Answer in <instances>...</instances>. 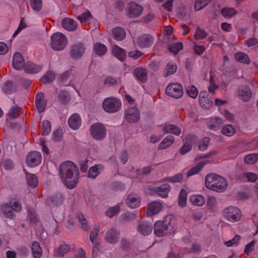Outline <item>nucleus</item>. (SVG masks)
Returning a JSON list of instances; mask_svg holds the SVG:
<instances>
[{
	"instance_id": "nucleus-35",
	"label": "nucleus",
	"mask_w": 258,
	"mask_h": 258,
	"mask_svg": "<svg viewBox=\"0 0 258 258\" xmlns=\"http://www.w3.org/2000/svg\"><path fill=\"white\" fill-rule=\"evenodd\" d=\"M112 54L119 60L123 61L126 57V52L122 48L117 45L112 47Z\"/></svg>"
},
{
	"instance_id": "nucleus-2",
	"label": "nucleus",
	"mask_w": 258,
	"mask_h": 258,
	"mask_svg": "<svg viewBox=\"0 0 258 258\" xmlns=\"http://www.w3.org/2000/svg\"><path fill=\"white\" fill-rule=\"evenodd\" d=\"M205 186L212 190L222 192L226 189L228 183L223 177L215 173H209L205 178Z\"/></svg>"
},
{
	"instance_id": "nucleus-17",
	"label": "nucleus",
	"mask_w": 258,
	"mask_h": 258,
	"mask_svg": "<svg viewBox=\"0 0 258 258\" xmlns=\"http://www.w3.org/2000/svg\"><path fill=\"white\" fill-rule=\"evenodd\" d=\"M153 227L151 223L147 221H140L138 225V231L143 235H148L151 233Z\"/></svg>"
},
{
	"instance_id": "nucleus-63",
	"label": "nucleus",
	"mask_w": 258,
	"mask_h": 258,
	"mask_svg": "<svg viewBox=\"0 0 258 258\" xmlns=\"http://www.w3.org/2000/svg\"><path fill=\"white\" fill-rule=\"evenodd\" d=\"M19 108L17 106L12 107L9 111L8 115L11 118H15L18 115Z\"/></svg>"
},
{
	"instance_id": "nucleus-30",
	"label": "nucleus",
	"mask_w": 258,
	"mask_h": 258,
	"mask_svg": "<svg viewBox=\"0 0 258 258\" xmlns=\"http://www.w3.org/2000/svg\"><path fill=\"white\" fill-rule=\"evenodd\" d=\"M134 73L136 78L142 82L147 80V70L143 68H137L135 69Z\"/></svg>"
},
{
	"instance_id": "nucleus-38",
	"label": "nucleus",
	"mask_w": 258,
	"mask_h": 258,
	"mask_svg": "<svg viewBox=\"0 0 258 258\" xmlns=\"http://www.w3.org/2000/svg\"><path fill=\"white\" fill-rule=\"evenodd\" d=\"M174 140L175 139L174 137L171 135L167 136L160 143V144L158 146V149L160 150H163L169 147L174 143Z\"/></svg>"
},
{
	"instance_id": "nucleus-27",
	"label": "nucleus",
	"mask_w": 258,
	"mask_h": 258,
	"mask_svg": "<svg viewBox=\"0 0 258 258\" xmlns=\"http://www.w3.org/2000/svg\"><path fill=\"white\" fill-rule=\"evenodd\" d=\"M257 178L256 174L250 172H245L239 176V179L243 182H254Z\"/></svg>"
},
{
	"instance_id": "nucleus-20",
	"label": "nucleus",
	"mask_w": 258,
	"mask_h": 258,
	"mask_svg": "<svg viewBox=\"0 0 258 258\" xmlns=\"http://www.w3.org/2000/svg\"><path fill=\"white\" fill-rule=\"evenodd\" d=\"M100 227L98 225L95 224L94 226V228L93 230L91 232L90 234V240L91 242L94 245V246L93 248V254L96 252L97 253L98 250V242L97 240V236L98 235V232L99 231Z\"/></svg>"
},
{
	"instance_id": "nucleus-16",
	"label": "nucleus",
	"mask_w": 258,
	"mask_h": 258,
	"mask_svg": "<svg viewBox=\"0 0 258 258\" xmlns=\"http://www.w3.org/2000/svg\"><path fill=\"white\" fill-rule=\"evenodd\" d=\"M137 43L140 48L149 47L153 43V39L151 35L144 34L138 38Z\"/></svg>"
},
{
	"instance_id": "nucleus-1",
	"label": "nucleus",
	"mask_w": 258,
	"mask_h": 258,
	"mask_svg": "<svg viewBox=\"0 0 258 258\" xmlns=\"http://www.w3.org/2000/svg\"><path fill=\"white\" fill-rule=\"evenodd\" d=\"M59 172L61 180L68 188L73 189L76 187L79 172L77 166L73 162L67 161L61 163Z\"/></svg>"
},
{
	"instance_id": "nucleus-57",
	"label": "nucleus",
	"mask_w": 258,
	"mask_h": 258,
	"mask_svg": "<svg viewBox=\"0 0 258 258\" xmlns=\"http://www.w3.org/2000/svg\"><path fill=\"white\" fill-rule=\"evenodd\" d=\"M186 92L189 96L192 98H196L198 95V90L194 86H190L186 89Z\"/></svg>"
},
{
	"instance_id": "nucleus-32",
	"label": "nucleus",
	"mask_w": 258,
	"mask_h": 258,
	"mask_svg": "<svg viewBox=\"0 0 258 258\" xmlns=\"http://www.w3.org/2000/svg\"><path fill=\"white\" fill-rule=\"evenodd\" d=\"M42 69V66L37 65L32 62H27L25 66V70L28 73L36 74Z\"/></svg>"
},
{
	"instance_id": "nucleus-54",
	"label": "nucleus",
	"mask_w": 258,
	"mask_h": 258,
	"mask_svg": "<svg viewBox=\"0 0 258 258\" xmlns=\"http://www.w3.org/2000/svg\"><path fill=\"white\" fill-rule=\"evenodd\" d=\"M183 45L180 42L174 43L170 45L169 49L170 51L173 53L174 54H176L178 52L182 49Z\"/></svg>"
},
{
	"instance_id": "nucleus-22",
	"label": "nucleus",
	"mask_w": 258,
	"mask_h": 258,
	"mask_svg": "<svg viewBox=\"0 0 258 258\" xmlns=\"http://www.w3.org/2000/svg\"><path fill=\"white\" fill-rule=\"evenodd\" d=\"M63 197L60 194H57L48 198L47 200V204L53 207L60 206L63 201Z\"/></svg>"
},
{
	"instance_id": "nucleus-50",
	"label": "nucleus",
	"mask_w": 258,
	"mask_h": 258,
	"mask_svg": "<svg viewBox=\"0 0 258 258\" xmlns=\"http://www.w3.org/2000/svg\"><path fill=\"white\" fill-rule=\"evenodd\" d=\"M3 91L6 94H12L16 90L15 85L10 81L7 82L3 86Z\"/></svg>"
},
{
	"instance_id": "nucleus-47",
	"label": "nucleus",
	"mask_w": 258,
	"mask_h": 258,
	"mask_svg": "<svg viewBox=\"0 0 258 258\" xmlns=\"http://www.w3.org/2000/svg\"><path fill=\"white\" fill-rule=\"evenodd\" d=\"M187 192L184 189H182L179 195L178 204L181 207H184L186 205Z\"/></svg>"
},
{
	"instance_id": "nucleus-64",
	"label": "nucleus",
	"mask_w": 258,
	"mask_h": 258,
	"mask_svg": "<svg viewBox=\"0 0 258 258\" xmlns=\"http://www.w3.org/2000/svg\"><path fill=\"white\" fill-rule=\"evenodd\" d=\"M91 17V15L89 12H85L77 18L81 23H84L88 21Z\"/></svg>"
},
{
	"instance_id": "nucleus-25",
	"label": "nucleus",
	"mask_w": 258,
	"mask_h": 258,
	"mask_svg": "<svg viewBox=\"0 0 258 258\" xmlns=\"http://www.w3.org/2000/svg\"><path fill=\"white\" fill-rule=\"evenodd\" d=\"M61 24L64 29L70 31H75L78 27L77 23L74 20L68 18L62 19Z\"/></svg>"
},
{
	"instance_id": "nucleus-3",
	"label": "nucleus",
	"mask_w": 258,
	"mask_h": 258,
	"mask_svg": "<svg viewBox=\"0 0 258 258\" xmlns=\"http://www.w3.org/2000/svg\"><path fill=\"white\" fill-rule=\"evenodd\" d=\"M174 230L170 216H166L163 220L156 221L154 225V233L158 237L170 234Z\"/></svg>"
},
{
	"instance_id": "nucleus-53",
	"label": "nucleus",
	"mask_w": 258,
	"mask_h": 258,
	"mask_svg": "<svg viewBox=\"0 0 258 258\" xmlns=\"http://www.w3.org/2000/svg\"><path fill=\"white\" fill-rule=\"evenodd\" d=\"M54 73L52 71H48L47 74L41 78V81L44 84L50 83L54 80Z\"/></svg>"
},
{
	"instance_id": "nucleus-58",
	"label": "nucleus",
	"mask_w": 258,
	"mask_h": 258,
	"mask_svg": "<svg viewBox=\"0 0 258 258\" xmlns=\"http://www.w3.org/2000/svg\"><path fill=\"white\" fill-rule=\"evenodd\" d=\"M217 205V199L214 196H210L208 198L207 201V206L208 207L213 210Z\"/></svg>"
},
{
	"instance_id": "nucleus-43",
	"label": "nucleus",
	"mask_w": 258,
	"mask_h": 258,
	"mask_svg": "<svg viewBox=\"0 0 258 258\" xmlns=\"http://www.w3.org/2000/svg\"><path fill=\"white\" fill-rule=\"evenodd\" d=\"M26 178L28 184L32 188H35L38 184V179L34 174L27 173Z\"/></svg>"
},
{
	"instance_id": "nucleus-9",
	"label": "nucleus",
	"mask_w": 258,
	"mask_h": 258,
	"mask_svg": "<svg viewBox=\"0 0 258 258\" xmlns=\"http://www.w3.org/2000/svg\"><path fill=\"white\" fill-rule=\"evenodd\" d=\"M143 10L142 6L135 2H131L126 7V15L130 18H137L142 14Z\"/></svg>"
},
{
	"instance_id": "nucleus-12",
	"label": "nucleus",
	"mask_w": 258,
	"mask_h": 258,
	"mask_svg": "<svg viewBox=\"0 0 258 258\" xmlns=\"http://www.w3.org/2000/svg\"><path fill=\"white\" fill-rule=\"evenodd\" d=\"M124 118L130 123L138 122L140 118V113L138 108L136 106L127 108L125 111Z\"/></svg>"
},
{
	"instance_id": "nucleus-62",
	"label": "nucleus",
	"mask_w": 258,
	"mask_h": 258,
	"mask_svg": "<svg viewBox=\"0 0 258 258\" xmlns=\"http://www.w3.org/2000/svg\"><path fill=\"white\" fill-rule=\"evenodd\" d=\"M30 5L33 10L39 11L42 8V0H30Z\"/></svg>"
},
{
	"instance_id": "nucleus-29",
	"label": "nucleus",
	"mask_w": 258,
	"mask_h": 258,
	"mask_svg": "<svg viewBox=\"0 0 258 258\" xmlns=\"http://www.w3.org/2000/svg\"><path fill=\"white\" fill-rule=\"evenodd\" d=\"M223 123V120L218 117L211 118L208 122V126L209 128L214 131L219 130Z\"/></svg>"
},
{
	"instance_id": "nucleus-23",
	"label": "nucleus",
	"mask_w": 258,
	"mask_h": 258,
	"mask_svg": "<svg viewBox=\"0 0 258 258\" xmlns=\"http://www.w3.org/2000/svg\"><path fill=\"white\" fill-rule=\"evenodd\" d=\"M237 95L239 98L244 101H248L251 97V92L250 89L247 86H241L239 87Z\"/></svg>"
},
{
	"instance_id": "nucleus-31",
	"label": "nucleus",
	"mask_w": 258,
	"mask_h": 258,
	"mask_svg": "<svg viewBox=\"0 0 258 258\" xmlns=\"http://www.w3.org/2000/svg\"><path fill=\"white\" fill-rule=\"evenodd\" d=\"M163 131L165 134H172L176 136H179L181 130L179 127L173 124H167L163 126Z\"/></svg>"
},
{
	"instance_id": "nucleus-11",
	"label": "nucleus",
	"mask_w": 258,
	"mask_h": 258,
	"mask_svg": "<svg viewBox=\"0 0 258 258\" xmlns=\"http://www.w3.org/2000/svg\"><path fill=\"white\" fill-rule=\"evenodd\" d=\"M170 186L168 184H162L160 186H149L147 192L150 194H157L163 198H167L170 191Z\"/></svg>"
},
{
	"instance_id": "nucleus-10",
	"label": "nucleus",
	"mask_w": 258,
	"mask_h": 258,
	"mask_svg": "<svg viewBox=\"0 0 258 258\" xmlns=\"http://www.w3.org/2000/svg\"><path fill=\"white\" fill-rule=\"evenodd\" d=\"M165 92L167 95L176 99L180 98L183 94L182 87L178 83L170 84L166 87Z\"/></svg>"
},
{
	"instance_id": "nucleus-61",
	"label": "nucleus",
	"mask_w": 258,
	"mask_h": 258,
	"mask_svg": "<svg viewBox=\"0 0 258 258\" xmlns=\"http://www.w3.org/2000/svg\"><path fill=\"white\" fill-rule=\"evenodd\" d=\"M182 178V174L181 173H178L173 176L167 177L165 179V181L172 183H176L180 181Z\"/></svg>"
},
{
	"instance_id": "nucleus-21",
	"label": "nucleus",
	"mask_w": 258,
	"mask_h": 258,
	"mask_svg": "<svg viewBox=\"0 0 258 258\" xmlns=\"http://www.w3.org/2000/svg\"><path fill=\"white\" fill-rule=\"evenodd\" d=\"M13 66L15 69L21 70L25 68L24 60L22 55L19 52H16L13 56Z\"/></svg>"
},
{
	"instance_id": "nucleus-13",
	"label": "nucleus",
	"mask_w": 258,
	"mask_h": 258,
	"mask_svg": "<svg viewBox=\"0 0 258 258\" xmlns=\"http://www.w3.org/2000/svg\"><path fill=\"white\" fill-rule=\"evenodd\" d=\"M41 155L37 151L30 152L26 157V163L27 166L34 167L38 166L41 162Z\"/></svg>"
},
{
	"instance_id": "nucleus-56",
	"label": "nucleus",
	"mask_w": 258,
	"mask_h": 258,
	"mask_svg": "<svg viewBox=\"0 0 258 258\" xmlns=\"http://www.w3.org/2000/svg\"><path fill=\"white\" fill-rule=\"evenodd\" d=\"M177 70V66L174 63H169L166 68V73L165 74V76L167 77L173 74Z\"/></svg>"
},
{
	"instance_id": "nucleus-48",
	"label": "nucleus",
	"mask_w": 258,
	"mask_h": 258,
	"mask_svg": "<svg viewBox=\"0 0 258 258\" xmlns=\"http://www.w3.org/2000/svg\"><path fill=\"white\" fill-rule=\"evenodd\" d=\"M222 16L226 18H230L236 14L237 11L232 8H225L221 11Z\"/></svg>"
},
{
	"instance_id": "nucleus-37",
	"label": "nucleus",
	"mask_w": 258,
	"mask_h": 258,
	"mask_svg": "<svg viewBox=\"0 0 258 258\" xmlns=\"http://www.w3.org/2000/svg\"><path fill=\"white\" fill-rule=\"evenodd\" d=\"M209 161H203L199 163L196 166L191 168L186 173L187 176H190L198 173L204 167V166L208 164Z\"/></svg>"
},
{
	"instance_id": "nucleus-46",
	"label": "nucleus",
	"mask_w": 258,
	"mask_h": 258,
	"mask_svg": "<svg viewBox=\"0 0 258 258\" xmlns=\"http://www.w3.org/2000/svg\"><path fill=\"white\" fill-rule=\"evenodd\" d=\"M78 222L81 224L82 229L84 231H88L89 229L87 220L82 214H78L76 215Z\"/></svg>"
},
{
	"instance_id": "nucleus-34",
	"label": "nucleus",
	"mask_w": 258,
	"mask_h": 258,
	"mask_svg": "<svg viewBox=\"0 0 258 258\" xmlns=\"http://www.w3.org/2000/svg\"><path fill=\"white\" fill-rule=\"evenodd\" d=\"M71 249L69 245L67 243L61 244L54 251V255L57 257H63Z\"/></svg>"
},
{
	"instance_id": "nucleus-45",
	"label": "nucleus",
	"mask_w": 258,
	"mask_h": 258,
	"mask_svg": "<svg viewBox=\"0 0 258 258\" xmlns=\"http://www.w3.org/2000/svg\"><path fill=\"white\" fill-rule=\"evenodd\" d=\"M222 133L227 137H231L235 133V128L232 125L227 124L223 126L221 130Z\"/></svg>"
},
{
	"instance_id": "nucleus-8",
	"label": "nucleus",
	"mask_w": 258,
	"mask_h": 258,
	"mask_svg": "<svg viewBox=\"0 0 258 258\" xmlns=\"http://www.w3.org/2000/svg\"><path fill=\"white\" fill-rule=\"evenodd\" d=\"M223 216L227 220L231 222H235L240 220L241 213L237 207L230 206L224 210Z\"/></svg>"
},
{
	"instance_id": "nucleus-26",
	"label": "nucleus",
	"mask_w": 258,
	"mask_h": 258,
	"mask_svg": "<svg viewBox=\"0 0 258 258\" xmlns=\"http://www.w3.org/2000/svg\"><path fill=\"white\" fill-rule=\"evenodd\" d=\"M200 104L202 107L205 109H209L212 104V101L208 97L206 92H201L199 95Z\"/></svg>"
},
{
	"instance_id": "nucleus-18",
	"label": "nucleus",
	"mask_w": 258,
	"mask_h": 258,
	"mask_svg": "<svg viewBox=\"0 0 258 258\" xmlns=\"http://www.w3.org/2000/svg\"><path fill=\"white\" fill-rule=\"evenodd\" d=\"M35 106L39 112H42L45 110L47 101L44 99V95L42 92L38 93L35 97Z\"/></svg>"
},
{
	"instance_id": "nucleus-49",
	"label": "nucleus",
	"mask_w": 258,
	"mask_h": 258,
	"mask_svg": "<svg viewBox=\"0 0 258 258\" xmlns=\"http://www.w3.org/2000/svg\"><path fill=\"white\" fill-rule=\"evenodd\" d=\"M258 161V153H251L244 157V162L248 164H253Z\"/></svg>"
},
{
	"instance_id": "nucleus-28",
	"label": "nucleus",
	"mask_w": 258,
	"mask_h": 258,
	"mask_svg": "<svg viewBox=\"0 0 258 258\" xmlns=\"http://www.w3.org/2000/svg\"><path fill=\"white\" fill-rule=\"evenodd\" d=\"M162 205L160 202H153L150 203L148 207L147 214L149 216H152L158 213L162 209Z\"/></svg>"
},
{
	"instance_id": "nucleus-4",
	"label": "nucleus",
	"mask_w": 258,
	"mask_h": 258,
	"mask_svg": "<svg viewBox=\"0 0 258 258\" xmlns=\"http://www.w3.org/2000/svg\"><path fill=\"white\" fill-rule=\"evenodd\" d=\"M22 209L21 204L15 199H11L9 203H4L2 205L3 213L6 217L10 219L16 216L15 212H20Z\"/></svg>"
},
{
	"instance_id": "nucleus-42",
	"label": "nucleus",
	"mask_w": 258,
	"mask_h": 258,
	"mask_svg": "<svg viewBox=\"0 0 258 258\" xmlns=\"http://www.w3.org/2000/svg\"><path fill=\"white\" fill-rule=\"evenodd\" d=\"M189 200L193 205L197 206H202L205 203L204 197L200 195H192Z\"/></svg>"
},
{
	"instance_id": "nucleus-59",
	"label": "nucleus",
	"mask_w": 258,
	"mask_h": 258,
	"mask_svg": "<svg viewBox=\"0 0 258 258\" xmlns=\"http://www.w3.org/2000/svg\"><path fill=\"white\" fill-rule=\"evenodd\" d=\"M42 125L44 134L45 135H49L51 131V126L50 122L47 120H44L42 121Z\"/></svg>"
},
{
	"instance_id": "nucleus-51",
	"label": "nucleus",
	"mask_w": 258,
	"mask_h": 258,
	"mask_svg": "<svg viewBox=\"0 0 258 258\" xmlns=\"http://www.w3.org/2000/svg\"><path fill=\"white\" fill-rule=\"evenodd\" d=\"M137 217L135 213L126 212L120 216V220L122 222H128L136 219Z\"/></svg>"
},
{
	"instance_id": "nucleus-60",
	"label": "nucleus",
	"mask_w": 258,
	"mask_h": 258,
	"mask_svg": "<svg viewBox=\"0 0 258 258\" xmlns=\"http://www.w3.org/2000/svg\"><path fill=\"white\" fill-rule=\"evenodd\" d=\"M207 33L203 29L198 28L195 34L194 37L196 40H202L207 36Z\"/></svg>"
},
{
	"instance_id": "nucleus-24",
	"label": "nucleus",
	"mask_w": 258,
	"mask_h": 258,
	"mask_svg": "<svg viewBox=\"0 0 258 258\" xmlns=\"http://www.w3.org/2000/svg\"><path fill=\"white\" fill-rule=\"evenodd\" d=\"M68 124L73 130H77L81 124V119L78 113L73 114L68 119Z\"/></svg>"
},
{
	"instance_id": "nucleus-39",
	"label": "nucleus",
	"mask_w": 258,
	"mask_h": 258,
	"mask_svg": "<svg viewBox=\"0 0 258 258\" xmlns=\"http://www.w3.org/2000/svg\"><path fill=\"white\" fill-rule=\"evenodd\" d=\"M57 98L60 103L66 104L70 101L71 96L68 91L61 90L58 93Z\"/></svg>"
},
{
	"instance_id": "nucleus-19",
	"label": "nucleus",
	"mask_w": 258,
	"mask_h": 258,
	"mask_svg": "<svg viewBox=\"0 0 258 258\" xmlns=\"http://www.w3.org/2000/svg\"><path fill=\"white\" fill-rule=\"evenodd\" d=\"M127 205L131 208H136L140 206L141 199L138 195L136 194H130L126 200Z\"/></svg>"
},
{
	"instance_id": "nucleus-41",
	"label": "nucleus",
	"mask_w": 258,
	"mask_h": 258,
	"mask_svg": "<svg viewBox=\"0 0 258 258\" xmlns=\"http://www.w3.org/2000/svg\"><path fill=\"white\" fill-rule=\"evenodd\" d=\"M93 50L96 54L102 56L106 53L107 48L104 44L97 42L94 44Z\"/></svg>"
},
{
	"instance_id": "nucleus-15",
	"label": "nucleus",
	"mask_w": 258,
	"mask_h": 258,
	"mask_svg": "<svg viewBox=\"0 0 258 258\" xmlns=\"http://www.w3.org/2000/svg\"><path fill=\"white\" fill-rule=\"evenodd\" d=\"M119 232L115 229H108L105 233L104 240L107 243L114 244L118 242L119 238Z\"/></svg>"
},
{
	"instance_id": "nucleus-36",
	"label": "nucleus",
	"mask_w": 258,
	"mask_h": 258,
	"mask_svg": "<svg viewBox=\"0 0 258 258\" xmlns=\"http://www.w3.org/2000/svg\"><path fill=\"white\" fill-rule=\"evenodd\" d=\"M113 38L117 41H121L124 39L126 36L125 30L119 27H116L112 30Z\"/></svg>"
},
{
	"instance_id": "nucleus-44",
	"label": "nucleus",
	"mask_w": 258,
	"mask_h": 258,
	"mask_svg": "<svg viewBox=\"0 0 258 258\" xmlns=\"http://www.w3.org/2000/svg\"><path fill=\"white\" fill-rule=\"evenodd\" d=\"M235 59L240 62L248 64L250 62V59L248 56L243 52H237L235 55Z\"/></svg>"
},
{
	"instance_id": "nucleus-5",
	"label": "nucleus",
	"mask_w": 258,
	"mask_h": 258,
	"mask_svg": "<svg viewBox=\"0 0 258 258\" xmlns=\"http://www.w3.org/2000/svg\"><path fill=\"white\" fill-rule=\"evenodd\" d=\"M50 39L51 47L55 51H61L64 49L68 44L67 37L59 32L53 34Z\"/></svg>"
},
{
	"instance_id": "nucleus-14",
	"label": "nucleus",
	"mask_w": 258,
	"mask_h": 258,
	"mask_svg": "<svg viewBox=\"0 0 258 258\" xmlns=\"http://www.w3.org/2000/svg\"><path fill=\"white\" fill-rule=\"evenodd\" d=\"M85 49L83 44L80 42L74 44L71 46L70 55L73 59H80L85 53Z\"/></svg>"
},
{
	"instance_id": "nucleus-52",
	"label": "nucleus",
	"mask_w": 258,
	"mask_h": 258,
	"mask_svg": "<svg viewBox=\"0 0 258 258\" xmlns=\"http://www.w3.org/2000/svg\"><path fill=\"white\" fill-rule=\"evenodd\" d=\"M212 0H196L195 3L196 11H200L207 6Z\"/></svg>"
},
{
	"instance_id": "nucleus-7",
	"label": "nucleus",
	"mask_w": 258,
	"mask_h": 258,
	"mask_svg": "<svg viewBox=\"0 0 258 258\" xmlns=\"http://www.w3.org/2000/svg\"><path fill=\"white\" fill-rule=\"evenodd\" d=\"M91 137L95 140L100 141L106 136V129L104 125L99 122L92 124L90 128Z\"/></svg>"
},
{
	"instance_id": "nucleus-55",
	"label": "nucleus",
	"mask_w": 258,
	"mask_h": 258,
	"mask_svg": "<svg viewBox=\"0 0 258 258\" xmlns=\"http://www.w3.org/2000/svg\"><path fill=\"white\" fill-rule=\"evenodd\" d=\"M120 211V207L118 205L112 207L106 211V215L110 218L116 215Z\"/></svg>"
},
{
	"instance_id": "nucleus-33",
	"label": "nucleus",
	"mask_w": 258,
	"mask_h": 258,
	"mask_svg": "<svg viewBox=\"0 0 258 258\" xmlns=\"http://www.w3.org/2000/svg\"><path fill=\"white\" fill-rule=\"evenodd\" d=\"M31 249L32 255L34 258L41 257L42 254V249L38 242H33L31 245Z\"/></svg>"
},
{
	"instance_id": "nucleus-40",
	"label": "nucleus",
	"mask_w": 258,
	"mask_h": 258,
	"mask_svg": "<svg viewBox=\"0 0 258 258\" xmlns=\"http://www.w3.org/2000/svg\"><path fill=\"white\" fill-rule=\"evenodd\" d=\"M103 168L101 165H96L91 167L88 171V177L92 178H96L100 173Z\"/></svg>"
},
{
	"instance_id": "nucleus-6",
	"label": "nucleus",
	"mask_w": 258,
	"mask_h": 258,
	"mask_svg": "<svg viewBox=\"0 0 258 258\" xmlns=\"http://www.w3.org/2000/svg\"><path fill=\"white\" fill-rule=\"evenodd\" d=\"M121 105V101L115 97L107 98L102 102L103 109L108 113H114L118 111Z\"/></svg>"
}]
</instances>
